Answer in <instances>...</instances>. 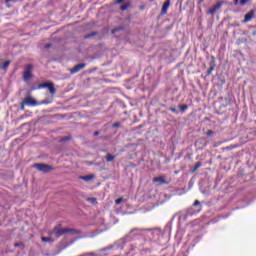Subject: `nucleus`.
Here are the masks:
<instances>
[{
	"mask_svg": "<svg viewBox=\"0 0 256 256\" xmlns=\"http://www.w3.org/2000/svg\"><path fill=\"white\" fill-rule=\"evenodd\" d=\"M9 65H11V62L10 61H6L4 62L1 66H0V69H7V67H9Z\"/></svg>",
	"mask_w": 256,
	"mask_h": 256,
	"instance_id": "dca6fc26",
	"label": "nucleus"
},
{
	"mask_svg": "<svg viewBox=\"0 0 256 256\" xmlns=\"http://www.w3.org/2000/svg\"><path fill=\"white\" fill-rule=\"evenodd\" d=\"M116 205H120V203H123V199L119 198L115 201Z\"/></svg>",
	"mask_w": 256,
	"mask_h": 256,
	"instance_id": "412c9836",
	"label": "nucleus"
},
{
	"mask_svg": "<svg viewBox=\"0 0 256 256\" xmlns=\"http://www.w3.org/2000/svg\"><path fill=\"white\" fill-rule=\"evenodd\" d=\"M170 111H171L172 113H177V109H175V108H170Z\"/></svg>",
	"mask_w": 256,
	"mask_h": 256,
	"instance_id": "4be33fe9",
	"label": "nucleus"
},
{
	"mask_svg": "<svg viewBox=\"0 0 256 256\" xmlns=\"http://www.w3.org/2000/svg\"><path fill=\"white\" fill-rule=\"evenodd\" d=\"M35 169H38V171H42V173H49L50 171H53V167L39 163V164H34Z\"/></svg>",
	"mask_w": 256,
	"mask_h": 256,
	"instance_id": "7ed1b4c3",
	"label": "nucleus"
},
{
	"mask_svg": "<svg viewBox=\"0 0 256 256\" xmlns=\"http://www.w3.org/2000/svg\"><path fill=\"white\" fill-rule=\"evenodd\" d=\"M44 87H47L49 90V93H51V95H55V87H53L52 83H46L44 84Z\"/></svg>",
	"mask_w": 256,
	"mask_h": 256,
	"instance_id": "9b49d317",
	"label": "nucleus"
},
{
	"mask_svg": "<svg viewBox=\"0 0 256 256\" xmlns=\"http://www.w3.org/2000/svg\"><path fill=\"white\" fill-rule=\"evenodd\" d=\"M221 5H223V2H218L216 5H214L207 11V14L214 15L216 11H219V9H221Z\"/></svg>",
	"mask_w": 256,
	"mask_h": 256,
	"instance_id": "423d86ee",
	"label": "nucleus"
},
{
	"mask_svg": "<svg viewBox=\"0 0 256 256\" xmlns=\"http://www.w3.org/2000/svg\"><path fill=\"white\" fill-rule=\"evenodd\" d=\"M154 183H159V185H169V181L165 180V177L160 176L153 179Z\"/></svg>",
	"mask_w": 256,
	"mask_h": 256,
	"instance_id": "6e6552de",
	"label": "nucleus"
},
{
	"mask_svg": "<svg viewBox=\"0 0 256 256\" xmlns=\"http://www.w3.org/2000/svg\"><path fill=\"white\" fill-rule=\"evenodd\" d=\"M254 16H255L254 10H251L248 13H246L244 18V23H249V21H251V19H253Z\"/></svg>",
	"mask_w": 256,
	"mask_h": 256,
	"instance_id": "1a4fd4ad",
	"label": "nucleus"
},
{
	"mask_svg": "<svg viewBox=\"0 0 256 256\" xmlns=\"http://www.w3.org/2000/svg\"><path fill=\"white\" fill-rule=\"evenodd\" d=\"M85 67H86L85 63L77 64L70 70V72L72 75H75V73H79V71H81V69H85Z\"/></svg>",
	"mask_w": 256,
	"mask_h": 256,
	"instance_id": "0eeeda50",
	"label": "nucleus"
},
{
	"mask_svg": "<svg viewBox=\"0 0 256 256\" xmlns=\"http://www.w3.org/2000/svg\"><path fill=\"white\" fill-rule=\"evenodd\" d=\"M171 5V0H167L163 6H162V15H166L167 14V9H169V6Z\"/></svg>",
	"mask_w": 256,
	"mask_h": 256,
	"instance_id": "9d476101",
	"label": "nucleus"
},
{
	"mask_svg": "<svg viewBox=\"0 0 256 256\" xmlns=\"http://www.w3.org/2000/svg\"><path fill=\"white\" fill-rule=\"evenodd\" d=\"M119 125H120L119 122H116L113 124V127H119Z\"/></svg>",
	"mask_w": 256,
	"mask_h": 256,
	"instance_id": "393cba45",
	"label": "nucleus"
},
{
	"mask_svg": "<svg viewBox=\"0 0 256 256\" xmlns=\"http://www.w3.org/2000/svg\"><path fill=\"white\" fill-rule=\"evenodd\" d=\"M32 71H33V66L31 65H28L25 70H24V81H29V79H31V77H33V74H32Z\"/></svg>",
	"mask_w": 256,
	"mask_h": 256,
	"instance_id": "39448f33",
	"label": "nucleus"
},
{
	"mask_svg": "<svg viewBox=\"0 0 256 256\" xmlns=\"http://www.w3.org/2000/svg\"><path fill=\"white\" fill-rule=\"evenodd\" d=\"M79 179H82V181L89 182V181H93V179H95V176L94 175L80 176Z\"/></svg>",
	"mask_w": 256,
	"mask_h": 256,
	"instance_id": "f8f14e48",
	"label": "nucleus"
},
{
	"mask_svg": "<svg viewBox=\"0 0 256 256\" xmlns=\"http://www.w3.org/2000/svg\"><path fill=\"white\" fill-rule=\"evenodd\" d=\"M10 1H13V0H6V3H10Z\"/></svg>",
	"mask_w": 256,
	"mask_h": 256,
	"instance_id": "c756f323",
	"label": "nucleus"
},
{
	"mask_svg": "<svg viewBox=\"0 0 256 256\" xmlns=\"http://www.w3.org/2000/svg\"><path fill=\"white\" fill-rule=\"evenodd\" d=\"M197 205H200V202L196 200V201L194 202V206L197 207Z\"/></svg>",
	"mask_w": 256,
	"mask_h": 256,
	"instance_id": "b1692460",
	"label": "nucleus"
},
{
	"mask_svg": "<svg viewBox=\"0 0 256 256\" xmlns=\"http://www.w3.org/2000/svg\"><path fill=\"white\" fill-rule=\"evenodd\" d=\"M77 234V230L71 229V228H62L60 225L56 226L50 235H53L56 237V239H59V237H62V235H75Z\"/></svg>",
	"mask_w": 256,
	"mask_h": 256,
	"instance_id": "f257e3e1",
	"label": "nucleus"
},
{
	"mask_svg": "<svg viewBox=\"0 0 256 256\" xmlns=\"http://www.w3.org/2000/svg\"><path fill=\"white\" fill-rule=\"evenodd\" d=\"M128 7H131L130 3L123 4L122 6H120V11H127Z\"/></svg>",
	"mask_w": 256,
	"mask_h": 256,
	"instance_id": "2eb2a0df",
	"label": "nucleus"
},
{
	"mask_svg": "<svg viewBox=\"0 0 256 256\" xmlns=\"http://www.w3.org/2000/svg\"><path fill=\"white\" fill-rule=\"evenodd\" d=\"M15 247H19V244H15Z\"/></svg>",
	"mask_w": 256,
	"mask_h": 256,
	"instance_id": "2f4dec72",
	"label": "nucleus"
},
{
	"mask_svg": "<svg viewBox=\"0 0 256 256\" xmlns=\"http://www.w3.org/2000/svg\"><path fill=\"white\" fill-rule=\"evenodd\" d=\"M25 105L28 107H35L37 106V102L31 97H26V99L22 102L21 109H25Z\"/></svg>",
	"mask_w": 256,
	"mask_h": 256,
	"instance_id": "20e7f679",
	"label": "nucleus"
},
{
	"mask_svg": "<svg viewBox=\"0 0 256 256\" xmlns=\"http://www.w3.org/2000/svg\"><path fill=\"white\" fill-rule=\"evenodd\" d=\"M212 71H213V68H210V70L208 71V75H209L210 73H212Z\"/></svg>",
	"mask_w": 256,
	"mask_h": 256,
	"instance_id": "cd10ccee",
	"label": "nucleus"
},
{
	"mask_svg": "<svg viewBox=\"0 0 256 256\" xmlns=\"http://www.w3.org/2000/svg\"><path fill=\"white\" fill-rule=\"evenodd\" d=\"M106 161L108 163H111V161H115V156L111 155V154H107L106 155Z\"/></svg>",
	"mask_w": 256,
	"mask_h": 256,
	"instance_id": "4468645a",
	"label": "nucleus"
},
{
	"mask_svg": "<svg viewBox=\"0 0 256 256\" xmlns=\"http://www.w3.org/2000/svg\"><path fill=\"white\" fill-rule=\"evenodd\" d=\"M250 0H240V5H247Z\"/></svg>",
	"mask_w": 256,
	"mask_h": 256,
	"instance_id": "aec40b11",
	"label": "nucleus"
},
{
	"mask_svg": "<svg viewBox=\"0 0 256 256\" xmlns=\"http://www.w3.org/2000/svg\"><path fill=\"white\" fill-rule=\"evenodd\" d=\"M87 201L92 205H97V198H87Z\"/></svg>",
	"mask_w": 256,
	"mask_h": 256,
	"instance_id": "f3484780",
	"label": "nucleus"
},
{
	"mask_svg": "<svg viewBox=\"0 0 256 256\" xmlns=\"http://www.w3.org/2000/svg\"><path fill=\"white\" fill-rule=\"evenodd\" d=\"M115 3H116L117 5H119V4L123 3V0H116Z\"/></svg>",
	"mask_w": 256,
	"mask_h": 256,
	"instance_id": "5701e85b",
	"label": "nucleus"
},
{
	"mask_svg": "<svg viewBox=\"0 0 256 256\" xmlns=\"http://www.w3.org/2000/svg\"><path fill=\"white\" fill-rule=\"evenodd\" d=\"M94 135H99V132H95Z\"/></svg>",
	"mask_w": 256,
	"mask_h": 256,
	"instance_id": "7c9ffc66",
	"label": "nucleus"
},
{
	"mask_svg": "<svg viewBox=\"0 0 256 256\" xmlns=\"http://www.w3.org/2000/svg\"><path fill=\"white\" fill-rule=\"evenodd\" d=\"M46 47H50L49 45H46Z\"/></svg>",
	"mask_w": 256,
	"mask_h": 256,
	"instance_id": "473e14b6",
	"label": "nucleus"
},
{
	"mask_svg": "<svg viewBox=\"0 0 256 256\" xmlns=\"http://www.w3.org/2000/svg\"><path fill=\"white\" fill-rule=\"evenodd\" d=\"M199 167H201V163L200 162L195 164L194 171H197V169H199Z\"/></svg>",
	"mask_w": 256,
	"mask_h": 256,
	"instance_id": "6ab92c4d",
	"label": "nucleus"
},
{
	"mask_svg": "<svg viewBox=\"0 0 256 256\" xmlns=\"http://www.w3.org/2000/svg\"><path fill=\"white\" fill-rule=\"evenodd\" d=\"M123 240H119L117 243H115L114 245L108 246L106 248H103L102 250H100V255H107L105 253V251H116V249H123Z\"/></svg>",
	"mask_w": 256,
	"mask_h": 256,
	"instance_id": "f03ea898",
	"label": "nucleus"
},
{
	"mask_svg": "<svg viewBox=\"0 0 256 256\" xmlns=\"http://www.w3.org/2000/svg\"><path fill=\"white\" fill-rule=\"evenodd\" d=\"M41 239H42L43 243H53V241H55L51 237H42Z\"/></svg>",
	"mask_w": 256,
	"mask_h": 256,
	"instance_id": "ddd939ff",
	"label": "nucleus"
},
{
	"mask_svg": "<svg viewBox=\"0 0 256 256\" xmlns=\"http://www.w3.org/2000/svg\"><path fill=\"white\" fill-rule=\"evenodd\" d=\"M204 0H198V3H203Z\"/></svg>",
	"mask_w": 256,
	"mask_h": 256,
	"instance_id": "c85d7f7f",
	"label": "nucleus"
},
{
	"mask_svg": "<svg viewBox=\"0 0 256 256\" xmlns=\"http://www.w3.org/2000/svg\"><path fill=\"white\" fill-rule=\"evenodd\" d=\"M207 135H213V131H208Z\"/></svg>",
	"mask_w": 256,
	"mask_h": 256,
	"instance_id": "bb28decb",
	"label": "nucleus"
},
{
	"mask_svg": "<svg viewBox=\"0 0 256 256\" xmlns=\"http://www.w3.org/2000/svg\"><path fill=\"white\" fill-rule=\"evenodd\" d=\"M179 109H180V111H187V109H189V106H187V105H180Z\"/></svg>",
	"mask_w": 256,
	"mask_h": 256,
	"instance_id": "a211bd4d",
	"label": "nucleus"
},
{
	"mask_svg": "<svg viewBox=\"0 0 256 256\" xmlns=\"http://www.w3.org/2000/svg\"><path fill=\"white\" fill-rule=\"evenodd\" d=\"M239 4V0H234V5H238Z\"/></svg>",
	"mask_w": 256,
	"mask_h": 256,
	"instance_id": "a878e982",
	"label": "nucleus"
}]
</instances>
